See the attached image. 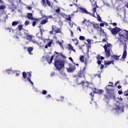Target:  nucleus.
Here are the masks:
<instances>
[{
	"label": "nucleus",
	"instance_id": "nucleus-27",
	"mask_svg": "<svg viewBox=\"0 0 128 128\" xmlns=\"http://www.w3.org/2000/svg\"><path fill=\"white\" fill-rule=\"evenodd\" d=\"M80 60L81 62H84V56H80Z\"/></svg>",
	"mask_w": 128,
	"mask_h": 128
},
{
	"label": "nucleus",
	"instance_id": "nucleus-7",
	"mask_svg": "<svg viewBox=\"0 0 128 128\" xmlns=\"http://www.w3.org/2000/svg\"><path fill=\"white\" fill-rule=\"evenodd\" d=\"M84 74H86V66L83 68L82 70H80L78 73V78H84Z\"/></svg>",
	"mask_w": 128,
	"mask_h": 128
},
{
	"label": "nucleus",
	"instance_id": "nucleus-12",
	"mask_svg": "<svg viewBox=\"0 0 128 128\" xmlns=\"http://www.w3.org/2000/svg\"><path fill=\"white\" fill-rule=\"evenodd\" d=\"M114 60H110V61H108V60H104V64L105 66L104 68H106L107 66H110L111 64H114Z\"/></svg>",
	"mask_w": 128,
	"mask_h": 128
},
{
	"label": "nucleus",
	"instance_id": "nucleus-30",
	"mask_svg": "<svg viewBox=\"0 0 128 128\" xmlns=\"http://www.w3.org/2000/svg\"><path fill=\"white\" fill-rule=\"evenodd\" d=\"M27 80H28V82H30V84H32V86H34V82H32V80H30V77H28L27 78Z\"/></svg>",
	"mask_w": 128,
	"mask_h": 128
},
{
	"label": "nucleus",
	"instance_id": "nucleus-49",
	"mask_svg": "<svg viewBox=\"0 0 128 128\" xmlns=\"http://www.w3.org/2000/svg\"><path fill=\"white\" fill-rule=\"evenodd\" d=\"M93 12H94V14H96V8H93Z\"/></svg>",
	"mask_w": 128,
	"mask_h": 128
},
{
	"label": "nucleus",
	"instance_id": "nucleus-40",
	"mask_svg": "<svg viewBox=\"0 0 128 128\" xmlns=\"http://www.w3.org/2000/svg\"><path fill=\"white\" fill-rule=\"evenodd\" d=\"M6 30H8V32H12V28H6Z\"/></svg>",
	"mask_w": 128,
	"mask_h": 128
},
{
	"label": "nucleus",
	"instance_id": "nucleus-47",
	"mask_svg": "<svg viewBox=\"0 0 128 128\" xmlns=\"http://www.w3.org/2000/svg\"><path fill=\"white\" fill-rule=\"evenodd\" d=\"M87 42H88V44H92V41L90 39L87 40Z\"/></svg>",
	"mask_w": 128,
	"mask_h": 128
},
{
	"label": "nucleus",
	"instance_id": "nucleus-16",
	"mask_svg": "<svg viewBox=\"0 0 128 128\" xmlns=\"http://www.w3.org/2000/svg\"><path fill=\"white\" fill-rule=\"evenodd\" d=\"M96 60H98L97 64L100 66L102 64V60H100V55H98L96 56Z\"/></svg>",
	"mask_w": 128,
	"mask_h": 128
},
{
	"label": "nucleus",
	"instance_id": "nucleus-64",
	"mask_svg": "<svg viewBox=\"0 0 128 128\" xmlns=\"http://www.w3.org/2000/svg\"><path fill=\"white\" fill-rule=\"evenodd\" d=\"M16 76H20V73H16Z\"/></svg>",
	"mask_w": 128,
	"mask_h": 128
},
{
	"label": "nucleus",
	"instance_id": "nucleus-11",
	"mask_svg": "<svg viewBox=\"0 0 128 128\" xmlns=\"http://www.w3.org/2000/svg\"><path fill=\"white\" fill-rule=\"evenodd\" d=\"M27 18L30 20H36V19L32 16V13H28L27 14Z\"/></svg>",
	"mask_w": 128,
	"mask_h": 128
},
{
	"label": "nucleus",
	"instance_id": "nucleus-55",
	"mask_svg": "<svg viewBox=\"0 0 128 128\" xmlns=\"http://www.w3.org/2000/svg\"><path fill=\"white\" fill-rule=\"evenodd\" d=\"M118 94H122V90H119V91L118 92Z\"/></svg>",
	"mask_w": 128,
	"mask_h": 128
},
{
	"label": "nucleus",
	"instance_id": "nucleus-18",
	"mask_svg": "<svg viewBox=\"0 0 128 128\" xmlns=\"http://www.w3.org/2000/svg\"><path fill=\"white\" fill-rule=\"evenodd\" d=\"M52 40H51L50 41L48 44L45 46V48H50V46H52Z\"/></svg>",
	"mask_w": 128,
	"mask_h": 128
},
{
	"label": "nucleus",
	"instance_id": "nucleus-15",
	"mask_svg": "<svg viewBox=\"0 0 128 128\" xmlns=\"http://www.w3.org/2000/svg\"><path fill=\"white\" fill-rule=\"evenodd\" d=\"M92 24L93 26V28H94L96 30H100V27L98 24Z\"/></svg>",
	"mask_w": 128,
	"mask_h": 128
},
{
	"label": "nucleus",
	"instance_id": "nucleus-45",
	"mask_svg": "<svg viewBox=\"0 0 128 128\" xmlns=\"http://www.w3.org/2000/svg\"><path fill=\"white\" fill-rule=\"evenodd\" d=\"M56 12L57 14H60V9L58 8L56 10Z\"/></svg>",
	"mask_w": 128,
	"mask_h": 128
},
{
	"label": "nucleus",
	"instance_id": "nucleus-34",
	"mask_svg": "<svg viewBox=\"0 0 128 128\" xmlns=\"http://www.w3.org/2000/svg\"><path fill=\"white\" fill-rule=\"evenodd\" d=\"M106 90L108 94H110L112 90V89H108V87H106Z\"/></svg>",
	"mask_w": 128,
	"mask_h": 128
},
{
	"label": "nucleus",
	"instance_id": "nucleus-46",
	"mask_svg": "<svg viewBox=\"0 0 128 128\" xmlns=\"http://www.w3.org/2000/svg\"><path fill=\"white\" fill-rule=\"evenodd\" d=\"M100 64V70H102V68H104V65L102 64Z\"/></svg>",
	"mask_w": 128,
	"mask_h": 128
},
{
	"label": "nucleus",
	"instance_id": "nucleus-5",
	"mask_svg": "<svg viewBox=\"0 0 128 128\" xmlns=\"http://www.w3.org/2000/svg\"><path fill=\"white\" fill-rule=\"evenodd\" d=\"M26 39L27 40H28L30 42H33V44H38V42L36 40V39H32L34 38V36L32 35H28L26 33Z\"/></svg>",
	"mask_w": 128,
	"mask_h": 128
},
{
	"label": "nucleus",
	"instance_id": "nucleus-28",
	"mask_svg": "<svg viewBox=\"0 0 128 128\" xmlns=\"http://www.w3.org/2000/svg\"><path fill=\"white\" fill-rule=\"evenodd\" d=\"M54 54H58V56H62V58H64V54H62V52H54Z\"/></svg>",
	"mask_w": 128,
	"mask_h": 128
},
{
	"label": "nucleus",
	"instance_id": "nucleus-62",
	"mask_svg": "<svg viewBox=\"0 0 128 128\" xmlns=\"http://www.w3.org/2000/svg\"><path fill=\"white\" fill-rule=\"evenodd\" d=\"M104 26H108V24L107 22H105Z\"/></svg>",
	"mask_w": 128,
	"mask_h": 128
},
{
	"label": "nucleus",
	"instance_id": "nucleus-58",
	"mask_svg": "<svg viewBox=\"0 0 128 128\" xmlns=\"http://www.w3.org/2000/svg\"><path fill=\"white\" fill-rule=\"evenodd\" d=\"M102 42H106V38L102 39Z\"/></svg>",
	"mask_w": 128,
	"mask_h": 128
},
{
	"label": "nucleus",
	"instance_id": "nucleus-42",
	"mask_svg": "<svg viewBox=\"0 0 128 128\" xmlns=\"http://www.w3.org/2000/svg\"><path fill=\"white\" fill-rule=\"evenodd\" d=\"M46 4H47L49 6H50V0H46Z\"/></svg>",
	"mask_w": 128,
	"mask_h": 128
},
{
	"label": "nucleus",
	"instance_id": "nucleus-54",
	"mask_svg": "<svg viewBox=\"0 0 128 128\" xmlns=\"http://www.w3.org/2000/svg\"><path fill=\"white\" fill-rule=\"evenodd\" d=\"M51 96H50V94H48V95H47L46 96V98H51Z\"/></svg>",
	"mask_w": 128,
	"mask_h": 128
},
{
	"label": "nucleus",
	"instance_id": "nucleus-29",
	"mask_svg": "<svg viewBox=\"0 0 128 128\" xmlns=\"http://www.w3.org/2000/svg\"><path fill=\"white\" fill-rule=\"evenodd\" d=\"M93 92L94 94H98L100 92V90H97L96 88H94Z\"/></svg>",
	"mask_w": 128,
	"mask_h": 128
},
{
	"label": "nucleus",
	"instance_id": "nucleus-13",
	"mask_svg": "<svg viewBox=\"0 0 128 128\" xmlns=\"http://www.w3.org/2000/svg\"><path fill=\"white\" fill-rule=\"evenodd\" d=\"M54 56H52L51 58L50 56L46 57V60L48 62V64H52V62Z\"/></svg>",
	"mask_w": 128,
	"mask_h": 128
},
{
	"label": "nucleus",
	"instance_id": "nucleus-24",
	"mask_svg": "<svg viewBox=\"0 0 128 128\" xmlns=\"http://www.w3.org/2000/svg\"><path fill=\"white\" fill-rule=\"evenodd\" d=\"M72 40L74 42L76 46H78V44L79 41L78 40V39H72Z\"/></svg>",
	"mask_w": 128,
	"mask_h": 128
},
{
	"label": "nucleus",
	"instance_id": "nucleus-14",
	"mask_svg": "<svg viewBox=\"0 0 128 128\" xmlns=\"http://www.w3.org/2000/svg\"><path fill=\"white\" fill-rule=\"evenodd\" d=\"M80 12H82V14H90V12H88L86 10L82 8H80Z\"/></svg>",
	"mask_w": 128,
	"mask_h": 128
},
{
	"label": "nucleus",
	"instance_id": "nucleus-33",
	"mask_svg": "<svg viewBox=\"0 0 128 128\" xmlns=\"http://www.w3.org/2000/svg\"><path fill=\"white\" fill-rule=\"evenodd\" d=\"M98 30H100V34H104V30H102V28H99Z\"/></svg>",
	"mask_w": 128,
	"mask_h": 128
},
{
	"label": "nucleus",
	"instance_id": "nucleus-1",
	"mask_svg": "<svg viewBox=\"0 0 128 128\" xmlns=\"http://www.w3.org/2000/svg\"><path fill=\"white\" fill-rule=\"evenodd\" d=\"M64 61L60 60H54V66L56 70H60L64 68Z\"/></svg>",
	"mask_w": 128,
	"mask_h": 128
},
{
	"label": "nucleus",
	"instance_id": "nucleus-36",
	"mask_svg": "<svg viewBox=\"0 0 128 128\" xmlns=\"http://www.w3.org/2000/svg\"><path fill=\"white\" fill-rule=\"evenodd\" d=\"M124 95L126 96H128V89L124 92Z\"/></svg>",
	"mask_w": 128,
	"mask_h": 128
},
{
	"label": "nucleus",
	"instance_id": "nucleus-32",
	"mask_svg": "<svg viewBox=\"0 0 128 128\" xmlns=\"http://www.w3.org/2000/svg\"><path fill=\"white\" fill-rule=\"evenodd\" d=\"M22 76L23 78H26V75L28 74V73H26V72H22Z\"/></svg>",
	"mask_w": 128,
	"mask_h": 128
},
{
	"label": "nucleus",
	"instance_id": "nucleus-6",
	"mask_svg": "<svg viewBox=\"0 0 128 128\" xmlns=\"http://www.w3.org/2000/svg\"><path fill=\"white\" fill-rule=\"evenodd\" d=\"M68 68H66V70L68 72H74V70H76V66L73 65L72 64H68Z\"/></svg>",
	"mask_w": 128,
	"mask_h": 128
},
{
	"label": "nucleus",
	"instance_id": "nucleus-44",
	"mask_svg": "<svg viewBox=\"0 0 128 128\" xmlns=\"http://www.w3.org/2000/svg\"><path fill=\"white\" fill-rule=\"evenodd\" d=\"M126 45L125 44L124 46V52H126Z\"/></svg>",
	"mask_w": 128,
	"mask_h": 128
},
{
	"label": "nucleus",
	"instance_id": "nucleus-21",
	"mask_svg": "<svg viewBox=\"0 0 128 128\" xmlns=\"http://www.w3.org/2000/svg\"><path fill=\"white\" fill-rule=\"evenodd\" d=\"M6 8V5H0V10H4Z\"/></svg>",
	"mask_w": 128,
	"mask_h": 128
},
{
	"label": "nucleus",
	"instance_id": "nucleus-31",
	"mask_svg": "<svg viewBox=\"0 0 128 128\" xmlns=\"http://www.w3.org/2000/svg\"><path fill=\"white\" fill-rule=\"evenodd\" d=\"M42 4L44 6H46V0H42Z\"/></svg>",
	"mask_w": 128,
	"mask_h": 128
},
{
	"label": "nucleus",
	"instance_id": "nucleus-38",
	"mask_svg": "<svg viewBox=\"0 0 128 128\" xmlns=\"http://www.w3.org/2000/svg\"><path fill=\"white\" fill-rule=\"evenodd\" d=\"M69 60L72 62V64H76V63L74 62V60H72V57H70Z\"/></svg>",
	"mask_w": 128,
	"mask_h": 128
},
{
	"label": "nucleus",
	"instance_id": "nucleus-26",
	"mask_svg": "<svg viewBox=\"0 0 128 128\" xmlns=\"http://www.w3.org/2000/svg\"><path fill=\"white\" fill-rule=\"evenodd\" d=\"M19 32H20L24 28V25L20 24L18 26Z\"/></svg>",
	"mask_w": 128,
	"mask_h": 128
},
{
	"label": "nucleus",
	"instance_id": "nucleus-10",
	"mask_svg": "<svg viewBox=\"0 0 128 128\" xmlns=\"http://www.w3.org/2000/svg\"><path fill=\"white\" fill-rule=\"evenodd\" d=\"M42 18L44 19L41 21V22H40V24H46V22H48V16H42Z\"/></svg>",
	"mask_w": 128,
	"mask_h": 128
},
{
	"label": "nucleus",
	"instance_id": "nucleus-2",
	"mask_svg": "<svg viewBox=\"0 0 128 128\" xmlns=\"http://www.w3.org/2000/svg\"><path fill=\"white\" fill-rule=\"evenodd\" d=\"M112 45L108 43L107 44H106L104 46V50L105 56L106 58H110V56L112 53Z\"/></svg>",
	"mask_w": 128,
	"mask_h": 128
},
{
	"label": "nucleus",
	"instance_id": "nucleus-4",
	"mask_svg": "<svg viewBox=\"0 0 128 128\" xmlns=\"http://www.w3.org/2000/svg\"><path fill=\"white\" fill-rule=\"evenodd\" d=\"M78 84H82L84 88H90L92 85V84L89 82L88 81L86 82L84 80H82L80 83L78 82Z\"/></svg>",
	"mask_w": 128,
	"mask_h": 128
},
{
	"label": "nucleus",
	"instance_id": "nucleus-60",
	"mask_svg": "<svg viewBox=\"0 0 128 128\" xmlns=\"http://www.w3.org/2000/svg\"><path fill=\"white\" fill-rule=\"evenodd\" d=\"M48 18H52V16H48Z\"/></svg>",
	"mask_w": 128,
	"mask_h": 128
},
{
	"label": "nucleus",
	"instance_id": "nucleus-50",
	"mask_svg": "<svg viewBox=\"0 0 128 128\" xmlns=\"http://www.w3.org/2000/svg\"><path fill=\"white\" fill-rule=\"evenodd\" d=\"M36 21H34L33 22H32V26H36Z\"/></svg>",
	"mask_w": 128,
	"mask_h": 128
},
{
	"label": "nucleus",
	"instance_id": "nucleus-61",
	"mask_svg": "<svg viewBox=\"0 0 128 128\" xmlns=\"http://www.w3.org/2000/svg\"><path fill=\"white\" fill-rule=\"evenodd\" d=\"M86 22H88V21H87L86 20H84L82 22V24H86Z\"/></svg>",
	"mask_w": 128,
	"mask_h": 128
},
{
	"label": "nucleus",
	"instance_id": "nucleus-17",
	"mask_svg": "<svg viewBox=\"0 0 128 128\" xmlns=\"http://www.w3.org/2000/svg\"><path fill=\"white\" fill-rule=\"evenodd\" d=\"M114 110H121L122 112H124V108H121L120 106H116V108H114Z\"/></svg>",
	"mask_w": 128,
	"mask_h": 128
},
{
	"label": "nucleus",
	"instance_id": "nucleus-3",
	"mask_svg": "<svg viewBox=\"0 0 128 128\" xmlns=\"http://www.w3.org/2000/svg\"><path fill=\"white\" fill-rule=\"evenodd\" d=\"M52 30L49 32L50 34H54V32H55V34H62L60 28H58L56 26H52Z\"/></svg>",
	"mask_w": 128,
	"mask_h": 128
},
{
	"label": "nucleus",
	"instance_id": "nucleus-19",
	"mask_svg": "<svg viewBox=\"0 0 128 128\" xmlns=\"http://www.w3.org/2000/svg\"><path fill=\"white\" fill-rule=\"evenodd\" d=\"M34 50V48L32 47H28V52L29 54H32V52Z\"/></svg>",
	"mask_w": 128,
	"mask_h": 128
},
{
	"label": "nucleus",
	"instance_id": "nucleus-56",
	"mask_svg": "<svg viewBox=\"0 0 128 128\" xmlns=\"http://www.w3.org/2000/svg\"><path fill=\"white\" fill-rule=\"evenodd\" d=\"M100 60H104V56H100Z\"/></svg>",
	"mask_w": 128,
	"mask_h": 128
},
{
	"label": "nucleus",
	"instance_id": "nucleus-37",
	"mask_svg": "<svg viewBox=\"0 0 128 128\" xmlns=\"http://www.w3.org/2000/svg\"><path fill=\"white\" fill-rule=\"evenodd\" d=\"M30 24V21L28 20H26L24 22V26H28Z\"/></svg>",
	"mask_w": 128,
	"mask_h": 128
},
{
	"label": "nucleus",
	"instance_id": "nucleus-41",
	"mask_svg": "<svg viewBox=\"0 0 128 128\" xmlns=\"http://www.w3.org/2000/svg\"><path fill=\"white\" fill-rule=\"evenodd\" d=\"M48 94V92H46V90H42V94Z\"/></svg>",
	"mask_w": 128,
	"mask_h": 128
},
{
	"label": "nucleus",
	"instance_id": "nucleus-9",
	"mask_svg": "<svg viewBox=\"0 0 128 128\" xmlns=\"http://www.w3.org/2000/svg\"><path fill=\"white\" fill-rule=\"evenodd\" d=\"M120 30H122L120 28L116 27L115 28L111 29V32L112 34H118V32H120Z\"/></svg>",
	"mask_w": 128,
	"mask_h": 128
},
{
	"label": "nucleus",
	"instance_id": "nucleus-43",
	"mask_svg": "<svg viewBox=\"0 0 128 128\" xmlns=\"http://www.w3.org/2000/svg\"><path fill=\"white\" fill-rule=\"evenodd\" d=\"M98 18H97L98 20V22H102V18H100V15H98Z\"/></svg>",
	"mask_w": 128,
	"mask_h": 128
},
{
	"label": "nucleus",
	"instance_id": "nucleus-22",
	"mask_svg": "<svg viewBox=\"0 0 128 128\" xmlns=\"http://www.w3.org/2000/svg\"><path fill=\"white\" fill-rule=\"evenodd\" d=\"M18 20H16L12 22V26H18Z\"/></svg>",
	"mask_w": 128,
	"mask_h": 128
},
{
	"label": "nucleus",
	"instance_id": "nucleus-8",
	"mask_svg": "<svg viewBox=\"0 0 128 128\" xmlns=\"http://www.w3.org/2000/svg\"><path fill=\"white\" fill-rule=\"evenodd\" d=\"M61 16H62L68 22H72V18H70V15H67L66 14H64L62 12H60V14Z\"/></svg>",
	"mask_w": 128,
	"mask_h": 128
},
{
	"label": "nucleus",
	"instance_id": "nucleus-39",
	"mask_svg": "<svg viewBox=\"0 0 128 128\" xmlns=\"http://www.w3.org/2000/svg\"><path fill=\"white\" fill-rule=\"evenodd\" d=\"M57 44H60V46H61L62 48V42H60V41H58L57 42Z\"/></svg>",
	"mask_w": 128,
	"mask_h": 128
},
{
	"label": "nucleus",
	"instance_id": "nucleus-51",
	"mask_svg": "<svg viewBox=\"0 0 128 128\" xmlns=\"http://www.w3.org/2000/svg\"><path fill=\"white\" fill-rule=\"evenodd\" d=\"M104 93V90H99V93L98 94H103Z\"/></svg>",
	"mask_w": 128,
	"mask_h": 128
},
{
	"label": "nucleus",
	"instance_id": "nucleus-20",
	"mask_svg": "<svg viewBox=\"0 0 128 128\" xmlns=\"http://www.w3.org/2000/svg\"><path fill=\"white\" fill-rule=\"evenodd\" d=\"M120 56H118L114 54L112 56V58H114V60H118L120 58Z\"/></svg>",
	"mask_w": 128,
	"mask_h": 128
},
{
	"label": "nucleus",
	"instance_id": "nucleus-23",
	"mask_svg": "<svg viewBox=\"0 0 128 128\" xmlns=\"http://www.w3.org/2000/svg\"><path fill=\"white\" fill-rule=\"evenodd\" d=\"M128 54V53L126 52V51H124V53L122 54V58L124 60L126 58V56Z\"/></svg>",
	"mask_w": 128,
	"mask_h": 128
},
{
	"label": "nucleus",
	"instance_id": "nucleus-52",
	"mask_svg": "<svg viewBox=\"0 0 128 128\" xmlns=\"http://www.w3.org/2000/svg\"><path fill=\"white\" fill-rule=\"evenodd\" d=\"M100 26L104 27V23H100Z\"/></svg>",
	"mask_w": 128,
	"mask_h": 128
},
{
	"label": "nucleus",
	"instance_id": "nucleus-57",
	"mask_svg": "<svg viewBox=\"0 0 128 128\" xmlns=\"http://www.w3.org/2000/svg\"><path fill=\"white\" fill-rule=\"evenodd\" d=\"M70 32H71V36H74V32H72V30H70Z\"/></svg>",
	"mask_w": 128,
	"mask_h": 128
},
{
	"label": "nucleus",
	"instance_id": "nucleus-59",
	"mask_svg": "<svg viewBox=\"0 0 128 128\" xmlns=\"http://www.w3.org/2000/svg\"><path fill=\"white\" fill-rule=\"evenodd\" d=\"M112 26H116V22H113V23H112Z\"/></svg>",
	"mask_w": 128,
	"mask_h": 128
},
{
	"label": "nucleus",
	"instance_id": "nucleus-35",
	"mask_svg": "<svg viewBox=\"0 0 128 128\" xmlns=\"http://www.w3.org/2000/svg\"><path fill=\"white\" fill-rule=\"evenodd\" d=\"M79 40H84V36H80L79 37Z\"/></svg>",
	"mask_w": 128,
	"mask_h": 128
},
{
	"label": "nucleus",
	"instance_id": "nucleus-63",
	"mask_svg": "<svg viewBox=\"0 0 128 128\" xmlns=\"http://www.w3.org/2000/svg\"><path fill=\"white\" fill-rule=\"evenodd\" d=\"M118 88L119 90H120V88H122V86H118Z\"/></svg>",
	"mask_w": 128,
	"mask_h": 128
},
{
	"label": "nucleus",
	"instance_id": "nucleus-53",
	"mask_svg": "<svg viewBox=\"0 0 128 128\" xmlns=\"http://www.w3.org/2000/svg\"><path fill=\"white\" fill-rule=\"evenodd\" d=\"M26 8L29 10H32V7H30V6H28Z\"/></svg>",
	"mask_w": 128,
	"mask_h": 128
},
{
	"label": "nucleus",
	"instance_id": "nucleus-25",
	"mask_svg": "<svg viewBox=\"0 0 128 128\" xmlns=\"http://www.w3.org/2000/svg\"><path fill=\"white\" fill-rule=\"evenodd\" d=\"M68 48L69 50H72L73 52H76V50H74V47H72V44H70L68 45Z\"/></svg>",
	"mask_w": 128,
	"mask_h": 128
},
{
	"label": "nucleus",
	"instance_id": "nucleus-48",
	"mask_svg": "<svg viewBox=\"0 0 128 128\" xmlns=\"http://www.w3.org/2000/svg\"><path fill=\"white\" fill-rule=\"evenodd\" d=\"M27 74L29 76V78H31L32 76V73L30 72H27Z\"/></svg>",
	"mask_w": 128,
	"mask_h": 128
}]
</instances>
